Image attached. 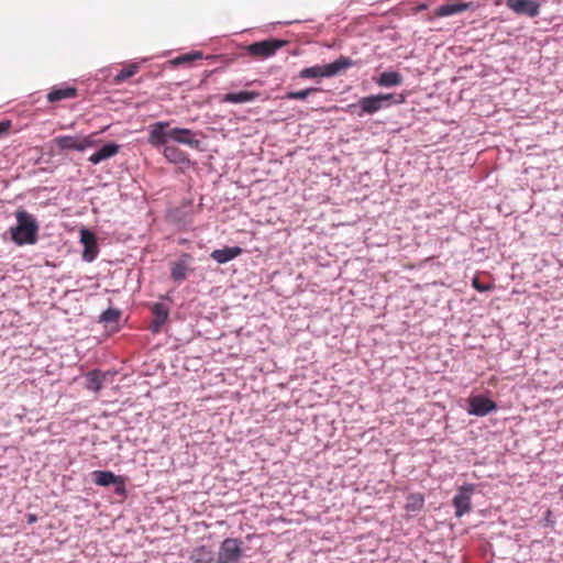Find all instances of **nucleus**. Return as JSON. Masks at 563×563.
Returning <instances> with one entry per match:
<instances>
[{"mask_svg": "<svg viewBox=\"0 0 563 563\" xmlns=\"http://www.w3.org/2000/svg\"><path fill=\"white\" fill-rule=\"evenodd\" d=\"M16 225L10 229L11 239L16 245L35 244L38 225L32 214L25 210L15 213Z\"/></svg>", "mask_w": 563, "mask_h": 563, "instance_id": "f257e3e1", "label": "nucleus"}, {"mask_svg": "<svg viewBox=\"0 0 563 563\" xmlns=\"http://www.w3.org/2000/svg\"><path fill=\"white\" fill-rule=\"evenodd\" d=\"M351 66H353V62L349 57L340 56L331 64L303 68L299 76L301 78L332 77Z\"/></svg>", "mask_w": 563, "mask_h": 563, "instance_id": "f03ea898", "label": "nucleus"}, {"mask_svg": "<svg viewBox=\"0 0 563 563\" xmlns=\"http://www.w3.org/2000/svg\"><path fill=\"white\" fill-rule=\"evenodd\" d=\"M287 44L285 40L268 38L250 44L246 51L250 55L256 58H268Z\"/></svg>", "mask_w": 563, "mask_h": 563, "instance_id": "7ed1b4c3", "label": "nucleus"}, {"mask_svg": "<svg viewBox=\"0 0 563 563\" xmlns=\"http://www.w3.org/2000/svg\"><path fill=\"white\" fill-rule=\"evenodd\" d=\"M95 135L96 133L87 136L62 135L54 139V143L60 150H75L82 152L86 148L93 147L96 145Z\"/></svg>", "mask_w": 563, "mask_h": 563, "instance_id": "20e7f679", "label": "nucleus"}, {"mask_svg": "<svg viewBox=\"0 0 563 563\" xmlns=\"http://www.w3.org/2000/svg\"><path fill=\"white\" fill-rule=\"evenodd\" d=\"M241 555V541L228 538L221 543L216 563H238Z\"/></svg>", "mask_w": 563, "mask_h": 563, "instance_id": "39448f33", "label": "nucleus"}, {"mask_svg": "<svg viewBox=\"0 0 563 563\" xmlns=\"http://www.w3.org/2000/svg\"><path fill=\"white\" fill-rule=\"evenodd\" d=\"M474 492V485L467 484L459 488L457 494L453 497V506L455 507V516L462 517L472 509L471 496Z\"/></svg>", "mask_w": 563, "mask_h": 563, "instance_id": "423d86ee", "label": "nucleus"}, {"mask_svg": "<svg viewBox=\"0 0 563 563\" xmlns=\"http://www.w3.org/2000/svg\"><path fill=\"white\" fill-rule=\"evenodd\" d=\"M95 484L99 486L115 485V493L125 495V482L123 477L115 475L110 471H95L92 473Z\"/></svg>", "mask_w": 563, "mask_h": 563, "instance_id": "0eeeda50", "label": "nucleus"}, {"mask_svg": "<svg viewBox=\"0 0 563 563\" xmlns=\"http://www.w3.org/2000/svg\"><path fill=\"white\" fill-rule=\"evenodd\" d=\"M169 122L158 121L148 126V143L154 147L166 145L169 140Z\"/></svg>", "mask_w": 563, "mask_h": 563, "instance_id": "6e6552de", "label": "nucleus"}, {"mask_svg": "<svg viewBox=\"0 0 563 563\" xmlns=\"http://www.w3.org/2000/svg\"><path fill=\"white\" fill-rule=\"evenodd\" d=\"M496 409V402L485 396L477 395L468 398L467 412L470 415L483 417Z\"/></svg>", "mask_w": 563, "mask_h": 563, "instance_id": "1a4fd4ad", "label": "nucleus"}, {"mask_svg": "<svg viewBox=\"0 0 563 563\" xmlns=\"http://www.w3.org/2000/svg\"><path fill=\"white\" fill-rule=\"evenodd\" d=\"M506 5L517 14L534 18L540 13V3L534 0H506Z\"/></svg>", "mask_w": 563, "mask_h": 563, "instance_id": "9d476101", "label": "nucleus"}, {"mask_svg": "<svg viewBox=\"0 0 563 563\" xmlns=\"http://www.w3.org/2000/svg\"><path fill=\"white\" fill-rule=\"evenodd\" d=\"M80 242L84 244L82 258L86 262H92L98 255V244L95 234L87 229H82L80 231Z\"/></svg>", "mask_w": 563, "mask_h": 563, "instance_id": "9b49d317", "label": "nucleus"}, {"mask_svg": "<svg viewBox=\"0 0 563 563\" xmlns=\"http://www.w3.org/2000/svg\"><path fill=\"white\" fill-rule=\"evenodd\" d=\"M169 140L177 143L188 145L192 148L199 146V140L196 139V134L190 129L185 128H172L169 129Z\"/></svg>", "mask_w": 563, "mask_h": 563, "instance_id": "f8f14e48", "label": "nucleus"}, {"mask_svg": "<svg viewBox=\"0 0 563 563\" xmlns=\"http://www.w3.org/2000/svg\"><path fill=\"white\" fill-rule=\"evenodd\" d=\"M119 151H120L119 144L108 143V144L103 145L99 151H97L96 153L90 155L88 161L91 164L97 165V164L101 163L102 161H106L108 158L115 156L119 153Z\"/></svg>", "mask_w": 563, "mask_h": 563, "instance_id": "ddd939ff", "label": "nucleus"}, {"mask_svg": "<svg viewBox=\"0 0 563 563\" xmlns=\"http://www.w3.org/2000/svg\"><path fill=\"white\" fill-rule=\"evenodd\" d=\"M152 312H153L154 319L151 324V330L153 333H158L162 329V325L167 320L169 311H168V308L164 303L157 302L153 306Z\"/></svg>", "mask_w": 563, "mask_h": 563, "instance_id": "4468645a", "label": "nucleus"}, {"mask_svg": "<svg viewBox=\"0 0 563 563\" xmlns=\"http://www.w3.org/2000/svg\"><path fill=\"white\" fill-rule=\"evenodd\" d=\"M163 155L169 163L173 164L189 165L190 163L188 155L174 145H166L163 150Z\"/></svg>", "mask_w": 563, "mask_h": 563, "instance_id": "2eb2a0df", "label": "nucleus"}, {"mask_svg": "<svg viewBox=\"0 0 563 563\" xmlns=\"http://www.w3.org/2000/svg\"><path fill=\"white\" fill-rule=\"evenodd\" d=\"M242 254V249L239 246L224 247L211 252L210 257L219 264H225Z\"/></svg>", "mask_w": 563, "mask_h": 563, "instance_id": "dca6fc26", "label": "nucleus"}, {"mask_svg": "<svg viewBox=\"0 0 563 563\" xmlns=\"http://www.w3.org/2000/svg\"><path fill=\"white\" fill-rule=\"evenodd\" d=\"M472 7H473L472 2L444 3L434 10V14H435V16H439V18L449 16V15H453V14L466 11V10L471 9Z\"/></svg>", "mask_w": 563, "mask_h": 563, "instance_id": "f3484780", "label": "nucleus"}, {"mask_svg": "<svg viewBox=\"0 0 563 563\" xmlns=\"http://www.w3.org/2000/svg\"><path fill=\"white\" fill-rule=\"evenodd\" d=\"M77 95L78 91L75 87H54L47 93V101L54 103L65 99L76 98Z\"/></svg>", "mask_w": 563, "mask_h": 563, "instance_id": "a211bd4d", "label": "nucleus"}, {"mask_svg": "<svg viewBox=\"0 0 563 563\" xmlns=\"http://www.w3.org/2000/svg\"><path fill=\"white\" fill-rule=\"evenodd\" d=\"M258 97L260 93L256 91L229 92L222 97L221 101L228 103H245L251 102Z\"/></svg>", "mask_w": 563, "mask_h": 563, "instance_id": "6ab92c4d", "label": "nucleus"}, {"mask_svg": "<svg viewBox=\"0 0 563 563\" xmlns=\"http://www.w3.org/2000/svg\"><path fill=\"white\" fill-rule=\"evenodd\" d=\"M358 104L362 109V112L360 113V115H362L363 113L373 114V113L379 111L382 108H384L382 106L377 95L368 96V97H364V98L360 99Z\"/></svg>", "mask_w": 563, "mask_h": 563, "instance_id": "aec40b11", "label": "nucleus"}, {"mask_svg": "<svg viewBox=\"0 0 563 563\" xmlns=\"http://www.w3.org/2000/svg\"><path fill=\"white\" fill-rule=\"evenodd\" d=\"M402 82V76L397 71H384L377 79V85L382 87L398 86Z\"/></svg>", "mask_w": 563, "mask_h": 563, "instance_id": "412c9836", "label": "nucleus"}, {"mask_svg": "<svg viewBox=\"0 0 563 563\" xmlns=\"http://www.w3.org/2000/svg\"><path fill=\"white\" fill-rule=\"evenodd\" d=\"M140 69V66L139 64L136 63H133V64H130L128 65L126 67L122 68L113 78V82L119 85L125 80H128L129 78H131L132 76H134Z\"/></svg>", "mask_w": 563, "mask_h": 563, "instance_id": "4be33fe9", "label": "nucleus"}, {"mask_svg": "<svg viewBox=\"0 0 563 563\" xmlns=\"http://www.w3.org/2000/svg\"><path fill=\"white\" fill-rule=\"evenodd\" d=\"M104 376L98 372L93 371L87 374V388L93 391H99L102 387Z\"/></svg>", "mask_w": 563, "mask_h": 563, "instance_id": "5701e85b", "label": "nucleus"}, {"mask_svg": "<svg viewBox=\"0 0 563 563\" xmlns=\"http://www.w3.org/2000/svg\"><path fill=\"white\" fill-rule=\"evenodd\" d=\"M192 558L196 563H210L213 560L211 550L205 545L195 549Z\"/></svg>", "mask_w": 563, "mask_h": 563, "instance_id": "b1692460", "label": "nucleus"}, {"mask_svg": "<svg viewBox=\"0 0 563 563\" xmlns=\"http://www.w3.org/2000/svg\"><path fill=\"white\" fill-rule=\"evenodd\" d=\"M187 264L185 261H179L174 263L172 266V278L176 282H181L186 278L187 275Z\"/></svg>", "mask_w": 563, "mask_h": 563, "instance_id": "393cba45", "label": "nucleus"}, {"mask_svg": "<svg viewBox=\"0 0 563 563\" xmlns=\"http://www.w3.org/2000/svg\"><path fill=\"white\" fill-rule=\"evenodd\" d=\"M318 91H321V89L310 87V88L299 90V91H289L285 95L284 98L288 99V100H305L308 96H310L313 92H318Z\"/></svg>", "mask_w": 563, "mask_h": 563, "instance_id": "a878e982", "label": "nucleus"}, {"mask_svg": "<svg viewBox=\"0 0 563 563\" xmlns=\"http://www.w3.org/2000/svg\"><path fill=\"white\" fill-rule=\"evenodd\" d=\"M424 498L421 494H411L407 498V510H420L423 507Z\"/></svg>", "mask_w": 563, "mask_h": 563, "instance_id": "bb28decb", "label": "nucleus"}, {"mask_svg": "<svg viewBox=\"0 0 563 563\" xmlns=\"http://www.w3.org/2000/svg\"><path fill=\"white\" fill-rule=\"evenodd\" d=\"M201 58H202L201 52H194V53H188V54L177 56L176 58L172 59L170 63L173 65L190 64L191 62L201 59Z\"/></svg>", "mask_w": 563, "mask_h": 563, "instance_id": "cd10ccee", "label": "nucleus"}, {"mask_svg": "<svg viewBox=\"0 0 563 563\" xmlns=\"http://www.w3.org/2000/svg\"><path fill=\"white\" fill-rule=\"evenodd\" d=\"M121 312L118 309L109 308L102 312L100 320L104 323H114L118 322Z\"/></svg>", "mask_w": 563, "mask_h": 563, "instance_id": "c85d7f7f", "label": "nucleus"}, {"mask_svg": "<svg viewBox=\"0 0 563 563\" xmlns=\"http://www.w3.org/2000/svg\"><path fill=\"white\" fill-rule=\"evenodd\" d=\"M377 97L383 107H388L391 103H401L404 101V98L401 96H399V99L396 100L393 93L377 95Z\"/></svg>", "mask_w": 563, "mask_h": 563, "instance_id": "c756f323", "label": "nucleus"}, {"mask_svg": "<svg viewBox=\"0 0 563 563\" xmlns=\"http://www.w3.org/2000/svg\"><path fill=\"white\" fill-rule=\"evenodd\" d=\"M472 286L477 290V291H481V292H484V291H488V290H492L494 288L493 285L490 284H483L479 282L478 277H474L473 280H472Z\"/></svg>", "mask_w": 563, "mask_h": 563, "instance_id": "7c9ffc66", "label": "nucleus"}, {"mask_svg": "<svg viewBox=\"0 0 563 563\" xmlns=\"http://www.w3.org/2000/svg\"><path fill=\"white\" fill-rule=\"evenodd\" d=\"M11 128L10 121H0V139L5 136L9 133Z\"/></svg>", "mask_w": 563, "mask_h": 563, "instance_id": "2f4dec72", "label": "nucleus"}, {"mask_svg": "<svg viewBox=\"0 0 563 563\" xmlns=\"http://www.w3.org/2000/svg\"><path fill=\"white\" fill-rule=\"evenodd\" d=\"M36 520H37L36 515H34V514H29L27 515V523H30V525L34 523Z\"/></svg>", "mask_w": 563, "mask_h": 563, "instance_id": "473e14b6", "label": "nucleus"}, {"mask_svg": "<svg viewBox=\"0 0 563 563\" xmlns=\"http://www.w3.org/2000/svg\"><path fill=\"white\" fill-rule=\"evenodd\" d=\"M560 494H561V498L563 500V484L560 486V489H559Z\"/></svg>", "mask_w": 563, "mask_h": 563, "instance_id": "72a5a7b5", "label": "nucleus"}]
</instances>
